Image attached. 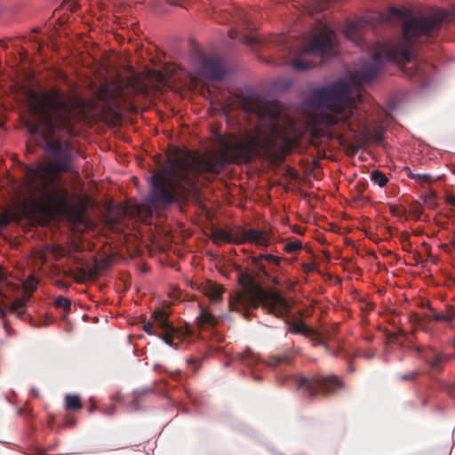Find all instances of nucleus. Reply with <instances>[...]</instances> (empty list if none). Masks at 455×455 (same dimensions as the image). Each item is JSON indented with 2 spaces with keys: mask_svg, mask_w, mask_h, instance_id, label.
Wrapping results in <instances>:
<instances>
[{
  "mask_svg": "<svg viewBox=\"0 0 455 455\" xmlns=\"http://www.w3.org/2000/svg\"><path fill=\"white\" fill-rule=\"evenodd\" d=\"M199 68L201 74L211 80H222L225 71L220 60L204 54L199 55Z\"/></svg>",
  "mask_w": 455,
  "mask_h": 455,
  "instance_id": "13",
  "label": "nucleus"
},
{
  "mask_svg": "<svg viewBox=\"0 0 455 455\" xmlns=\"http://www.w3.org/2000/svg\"><path fill=\"white\" fill-rule=\"evenodd\" d=\"M407 175L409 178L420 182H430L432 180L431 175L427 173H414L410 169L407 171Z\"/></svg>",
  "mask_w": 455,
  "mask_h": 455,
  "instance_id": "25",
  "label": "nucleus"
},
{
  "mask_svg": "<svg viewBox=\"0 0 455 455\" xmlns=\"http://www.w3.org/2000/svg\"><path fill=\"white\" fill-rule=\"evenodd\" d=\"M94 409H95V404H92V407L89 410V412L92 413L94 411Z\"/></svg>",
  "mask_w": 455,
  "mask_h": 455,
  "instance_id": "41",
  "label": "nucleus"
},
{
  "mask_svg": "<svg viewBox=\"0 0 455 455\" xmlns=\"http://www.w3.org/2000/svg\"><path fill=\"white\" fill-rule=\"evenodd\" d=\"M285 86H286V88L289 86V83L287 81H286Z\"/></svg>",
  "mask_w": 455,
  "mask_h": 455,
  "instance_id": "53",
  "label": "nucleus"
},
{
  "mask_svg": "<svg viewBox=\"0 0 455 455\" xmlns=\"http://www.w3.org/2000/svg\"><path fill=\"white\" fill-rule=\"evenodd\" d=\"M451 243L455 248V238L451 241Z\"/></svg>",
  "mask_w": 455,
  "mask_h": 455,
  "instance_id": "44",
  "label": "nucleus"
},
{
  "mask_svg": "<svg viewBox=\"0 0 455 455\" xmlns=\"http://www.w3.org/2000/svg\"><path fill=\"white\" fill-rule=\"evenodd\" d=\"M65 427H71L76 425V419L74 417L67 415L64 419Z\"/></svg>",
  "mask_w": 455,
  "mask_h": 455,
  "instance_id": "30",
  "label": "nucleus"
},
{
  "mask_svg": "<svg viewBox=\"0 0 455 455\" xmlns=\"http://www.w3.org/2000/svg\"><path fill=\"white\" fill-rule=\"evenodd\" d=\"M65 409L77 411L82 409L81 397L78 395H67L65 396Z\"/></svg>",
  "mask_w": 455,
  "mask_h": 455,
  "instance_id": "20",
  "label": "nucleus"
},
{
  "mask_svg": "<svg viewBox=\"0 0 455 455\" xmlns=\"http://www.w3.org/2000/svg\"><path fill=\"white\" fill-rule=\"evenodd\" d=\"M33 31L37 33L39 31V29L38 28H35Z\"/></svg>",
  "mask_w": 455,
  "mask_h": 455,
  "instance_id": "49",
  "label": "nucleus"
},
{
  "mask_svg": "<svg viewBox=\"0 0 455 455\" xmlns=\"http://www.w3.org/2000/svg\"><path fill=\"white\" fill-rule=\"evenodd\" d=\"M10 222V220L7 216H3L1 219H0V225L1 226H6L8 225V223Z\"/></svg>",
  "mask_w": 455,
  "mask_h": 455,
  "instance_id": "35",
  "label": "nucleus"
},
{
  "mask_svg": "<svg viewBox=\"0 0 455 455\" xmlns=\"http://www.w3.org/2000/svg\"><path fill=\"white\" fill-rule=\"evenodd\" d=\"M446 202L451 205V206H455V195H449L447 196L446 197Z\"/></svg>",
  "mask_w": 455,
  "mask_h": 455,
  "instance_id": "34",
  "label": "nucleus"
},
{
  "mask_svg": "<svg viewBox=\"0 0 455 455\" xmlns=\"http://www.w3.org/2000/svg\"><path fill=\"white\" fill-rule=\"evenodd\" d=\"M197 323L201 328L213 327L218 323V319L206 307H201L200 314L197 316Z\"/></svg>",
  "mask_w": 455,
  "mask_h": 455,
  "instance_id": "17",
  "label": "nucleus"
},
{
  "mask_svg": "<svg viewBox=\"0 0 455 455\" xmlns=\"http://www.w3.org/2000/svg\"><path fill=\"white\" fill-rule=\"evenodd\" d=\"M285 143H286V155H287V154L289 153L290 148H291V144H292V142H291V139H290V138H288V136H287V135H286V140H285Z\"/></svg>",
  "mask_w": 455,
  "mask_h": 455,
  "instance_id": "36",
  "label": "nucleus"
},
{
  "mask_svg": "<svg viewBox=\"0 0 455 455\" xmlns=\"http://www.w3.org/2000/svg\"><path fill=\"white\" fill-rule=\"evenodd\" d=\"M98 98L108 108L113 111L121 108L122 103L125 101L122 88L113 89L108 84H104L100 88Z\"/></svg>",
  "mask_w": 455,
  "mask_h": 455,
  "instance_id": "14",
  "label": "nucleus"
},
{
  "mask_svg": "<svg viewBox=\"0 0 455 455\" xmlns=\"http://www.w3.org/2000/svg\"><path fill=\"white\" fill-rule=\"evenodd\" d=\"M211 238L214 243L225 242L238 244L251 243L259 246H267L271 240L270 235L266 231L255 228L240 229L235 233H231L222 228H212Z\"/></svg>",
  "mask_w": 455,
  "mask_h": 455,
  "instance_id": "9",
  "label": "nucleus"
},
{
  "mask_svg": "<svg viewBox=\"0 0 455 455\" xmlns=\"http://www.w3.org/2000/svg\"><path fill=\"white\" fill-rule=\"evenodd\" d=\"M455 317V310L449 307L445 313H434L432 315H425L427 321L445 322L450 323Z\"/></svg>",
  "mask_w": 455,
  "mask_h": 455,
  "instance_id": "18",
  "label": "nucleus"
},
{
  "mask_svg": "<svg viewBox=\"0 0 455 455\" xmlns=\"http://www.w3.org/2000/svg\"><path fill=\"white\" fill-rule=\"evenodd\" d=\"M28 101L37 117L36 124H29V132L40 137L38 145L50 160L28 169L27 187L36 210L44 216L52 217L71 206L70 195L61 186L60 174L69 172L74 160L72 143L56 138L55 132L74 136V124L84 116L86 104L80 97L68 95L57 87L45 92L31 91Z\"/></svg>",
  "mask_w": 455,
  "mask_h": 455,
  "instance_id": "2",
  "label": "nucleus"
},
{
  "mask_svg": "<svg viewBox=\"0 0 455 455\" xmlns=\"http://www.w3.org/2000/svg\"><path fill=\"white\" fill-rule=\"evenodd\" d=\"M143 330L149 335H156L161 338L160 332L156 329L152 321L145 322L143 324Z\"/></svg>",
  "mask_w": 455,
  "mask_h": 455,
  "instance_id": "27",
  "label": "nucleus"
},
{
  "mask_svg": "<svg viewBox=\"0 0 455 455\" xmlns=\"http://www.w3.org/2000/svg\"><path fill=\"white\" fill-rule=\"evenodd\" d=\"M405 242L409 243V234H405Z\"/></svg>",
  "mask_w": 455,
  "mask_h": 455,
  "instance_id": "42",
  "label": "nucleus"
},
{
  "mask_svg": "<svg viewBox=\"0 0 455 455\" xmlns=\"http://www.w3.org/2000/svg\"><path fill=\"white\" fill-rule=\"evenodd\" d=\"M291 304L290 299L286 296V326L291 333L301 334L307 338H311V341L315 346H323L328 348V345L324 339H332L339 329V323H334L331 330L326 331L324 337H321L310 327L307 326L300 318H297L294 315L290 314Z\"/></svg>",
  "mask_w": 455,
  "mask_h": 455,
  "instance_id": "10",
  "label": "nucleus"
},
{
  "mask_svg": "<svg viewBox=\"0 0 455 455\" xmlns=\"http://www.w3.org/2000/svg\"><path fill=\"white\" fill-rule=\"evenodd\" d=\"M203 291L212 302L218 303L222 299L224 288L215 283L209 282L204 287Z\"/></svg>",
  "mask_w": 455,
  "mask_h": 455,
  "instance_id": "15",
  "label": "nucleus"
},
{
  "mask_svg": "<svg viewBox=\"0 0 455 455\" xmlns=\"http://www.w3.org/2000/svg\"><path fill=\"white\" fill-rule=\"evenodd\" d=\"M40 455H43V454H40Z\"/></svg>",
  "mask_w": 455,
  "mask_h": 455,
  "instance_id": "54",
  "label": "nucleus"
},
{
  "mask_svg": "<svg viewBox=\"0 0 455 455\" xmlns=\"http://www.w3.org/2000/svg\"><path fill=\"white\" fill-rule=\"evenodd\" d=\"M354 356H361V355H360V354H358V353H356V354H355V355H354Z\"/></svg>",
  "mask_w": 455,
  "mask_h": 455,
  "instance_id": "50",
  "label": "nucleus"
},
{
  "mask_svg": "<svg viewBox=\"0 0 455 455\" xmlns=\"http://www.w3.org/2000/svg\"><path fill=\"white\" fill-rule=\"evenodd\" d=\"M419 375V372L418 371H411L405 374H399L397 378L402 381H413Z\"/></svg>",
  "mask_w": 455,
  "mask_h": 455,
  "instance_id": "28",
  "label": "nucleus"
},
{
  "mask_svg": "<svg viewBox=\"0 0 455 455\" xmlns=\"http://www.w3.org/2000/svg\"><path fill=\"white\" fill-rule=\"evenodd\" d=\"M348 94L349 84L344 80L313 90L306 102L314 112V122L326 126L340 124L357 140L380 143L384 139L383 126L371 127L366 113L348 102Z\"/></svg>",
  "mask_w": 455,
  "mask_h": 455,
  "instance_id": "4",
  "label": "nucleus"
},
{
  "mask_svg": "<svg viewBox=\"0 0 455 455\" xmlns=\"http://www.w3.org/2000/svg\"><path fill=\"white\" fill-rule=\"evenodd\" d=\"M290 228L291 229V232L294 234L300 235L304 234L305 228L300 226L291 225V226H290Z\"/></svg>",
  "mask_w": 455,
  "mask_h": 455,
  "instance_id": "31",
  "label": "nucleus"
},
{
  "mask_svg": "<svg viewBox=\"0 0 455 455\" xmlns=\"http://www.w3.org/2000/svg\"><path fill=\"white\" fill-rule=\"evenodd\" d=\"M443 390L451 397H455V383H445Z\"/></svg>",
  "mask_w": 455,
  "mask_h": 455,
  "instance_id": "29",
  "label": "nucleus"
},
{
  "mask_svg": "<svg viewBox=\"0 0 455 455\" xmlns=\"http://www.w3.org/2000/svg\"><path fill=\"white\" fill-rule=\"evenodd\" d=\"M348 370H349V371H355V368H354V366H352L351 364H349Z\"/></svg>",
  "mask_w": 455,
  "mask_h": 455,
  "instance_id": "43",
  "label": "nucleus"
},
{
  "mask_svg": "<svg viewBox=\"0 0 455 455\" xmlns=\"http://www.w3.org/2000/svg\"><path fill=\"white\" fill-rule=\"evenodd\" d=\"M196 362V359H195V358H190V359L188 360V363H194Z\"/></svg>",
  "mask_w": 455,
  "mask_h": 455,
  "instance_id": "40",
  "label": "nucleus"
},
{
  "mask_svg": "<svg viewBox=\"0 0 455 455\" xmlns=\"http://www.w3.org/2000/svg\"><path fill=\"white\" fill-rule=\"evenodd\" d=\"M288 220H288V218L286 217V219H285L286 226L288 225Z\"/></svg>",
  "mask_w": 455,
  "mask_h": 455,
  "instance_id": "51",
  "label": "nucleus"
},
{
  "mask_svg": "<svg viewBox=\"0 0 455 455\" xmlns=\"http://www.w3.org/2000/svg\"><path fill=\"white\" fill-rule=\"evenodd\" d=\"M240 41L251 47H259L262 54L259 55V60L273 67L283 65L284 52V36L283 34L273 35L263 39L257 33L242 35Z\"/></svg>",
  "mask_w": 455,
  "mask_h": 455,
  "instance_id": "8",
  "label": "nucleus"
},
{
  "mask_svg": "<svg viewBox=\"0 0 455 455\" xmlns=\"http://www.w3.org/2000/svg\"><path fill=\"white\" fill-rule=\"evenodd\" d=\"M242 107L254 116L255 124L222 138L221 153L188 151L171 158L150 178V204L166 208L185 199L202 180L219 174L228 163L250 162L254 157H269L275 163L284 159V106L276 100L247 97Z\"/></svg>",
  "mask_w": 455,
  "mask_h": 455,
  "instance_id": "1",
  "label": "nucleus"
},
{
  "mask_svg": "<svg viewBox=\"0 0 455 455\" xmlns=\"http://www.w3.org/2000/svg\"><path fill=\"white\" fill-rule=\"evenodd\" d=\"M282 258L268 254L253 257L252 272H242L238 282L241 290L230 294L228 304L231 310L243 313L245 318H249L250 308L262 307L269 314L278 317L284 315V298L273 291H267L263 284L265 279L273 284H279L276 275H272L280 266Z\"/></svg>",
  "mask_w": 455,
  "mask_h": 455,
  "instance_id": "5",
  "label": "nucleus"
},
{
  "mask_svg": "<svg viewBox=\"0 0 455 455\" xmlns=\"http://www.w3.org/2000/svg\"><path fill=\"white\" fill-rule=\"evenodd\" d=\"M394 13H399L400 11L398 9H393Z\"/></svg>",
  "mask_w": 455,
  "mask_h": 455,
  "instance_id": "46",
  "label": "nucleus"
},
{
  "mask_svg": "<svg viewBox=\"0 0 455 455\" xmlns=\"http://www.w3.org/2000/svg\"><path fill=\"white\" fill-rule=\"evenodd\" d=\"M363 357H365V358H367V359H371V358H372V356H373V355H371V354H365V355H363Z\"/></svg>",
  "mask_w": 455,
  "mask_h": 455,
  "instance_id": "39",
  "label": "nucleus"
},
{
  "mask_svg": "<svg viewBox=\"0 0 455 455\" xmlns=\"http://www.w3.org/2000/svg\"><path fill=\"white\" fill-rule=\"evenodd\" d=\"M228 36L231 38V39H235V38H238L239 37V33L236 29H230L228 31Z\"/></svg>",
  "mask_w": 455,
  "mask_h": 455,
  "instance_id": "33",
  "label": "nucleus"
},
{
  "mask_svg": "<svg viewBox=\"0 0 455 455\" xmlns=\"http://www.w3.org/2000/svg\"><path fill=\"white\" fill-rule=\"evenodd\" d=\"M411 319L413 322H419V315L417 314L411 315Z\"/></svg>",
  "mask_w": 455,
  "mask_h": 455,
  "instance_id": "38",
  "label": "nucleus"
},
{
  "mask_svg": "<svg viewBox=\"0 0 455 455\" xmlns=\"http://www.w3.org/2000/svg\"><path fill=\"white\" fill-rule=\"evenodd\" d=\"M294 389L307 399H314L317 395L329 396L344 387V383L335 374L315 375L307 378L300 375L289 377ZM286 380L288 377L286 376Z\"/></svg>",
  "mask_w": 455,
  "mask_h": 455,
  "instance_id": "7",
  "label": "nucleus"
},
{
  "mask_svg": "<svg viewBox=\"0 0 455 455\" xmlns=\"http://www.w3.org/2000/svg\"><path fill=\"white\" fill-rule=\"evenodd\" d=\"M288 357H289V355H288V352L286 351V359H285L286 364H288V363H289V362H288V361H289V360H288Z\"/></svg>",
  "mask_w": 455,
  "mask_h": 455,
  "instance_id": "45",
  "label": "nucleus"
},
{
  "mask_svg": "<svg viewBox=\"0 0 455 455\" xmlns=\"http://www.w3.org/2000/svg\"><path fill=\"white\" fill-rule=\"evenodd\" d=\"M285 173H286V178L287 177H291L292 179H295L296 178V174L294 173V172L292 171V169L286 165V171H285Z\"/></svg>",
  "mask_w": 455,
  "mask_h": 455,
  "instance_id": "32",
  "label": "nucleus"
},
{
  "mask_svg": "<svg viewBox=\"0 0 455 455\" xmlns=\"http://www.w3.org/2000/svg\"><path fill=\"white\" fill-rule=\"evenodd\" d=\"M399 333H400L401 335H404V334H405V333H404V331H403V330H399Z\"/></svg>",
  "mask_w": 455,
  "mask_h": 455,
  "instance_id": "48",
  "label": "nucleus"
},
{
  "mask_svg": "<svg viewBox=\"0 0 455 455\" xmlns=\"http://www.w3.org/2000/svg\"><path fill=\"white\" fill-rule=\"evenodd\" d=\"M81 273L83 274L84 276L86 275V272L84 269H81Z\"/></svg>",
  "mask_w": 455,
  "mask_h": 455,
  "instance_id": "47",
  "label": "nucleus"
},
{
  "mask_svg": "<svg viewBox=\"0 0 455 455\" xmlns=\"http://www.w3.org/2000/svg\"><path fill=\"white\" fill-rule=\"evenodd\" d=\"M168 313L163 308H156L152 315L151 321L156 329L160 332L161 339L169 346L179 348V343L175 339L181 341L189 335L188 330L175 328L168 320Z\"/></svg>",
  "mask_w": 455,
  "mask_h": 455,
  "instance_id": "11",
  "label": "nucleus"
},
{
  "mask_svg": "<svg viewBox=\"0 0 455 455\" xmlns=\"http://www.w3.org/2000/svg\"><path fill=\"white\" fill-rule=\"evenodd\" d=\"M336 45L335 32L326 23L318 20L312 30V37L305 44L300 55L293 60V68L297 70L314 68L336 54Z\"/></svg>",
  "mask_w": 455,
  "mask_h": 455,
  "instance_id": "6",
  "label": "nucleus"
},
{
  "mask_svg": "<svg viewBox=\"0 0 455 455\" xmlns=\"http://www.w3.org/2000/svg\"><path fill=\"white\" fill-rule=\"evenodd\" d=\"M285 124H286V131L292 126V123L290 119V117L288 116V115L286 114V121H285Z\"/></svg>",
  "mask_w": 455,
  "mask_h": 455,
  "instance_id": "37",
  "label": "nucleus"
},
{
  "mask_svg": "<svg viewBox=\"0 0 455 455\" xmlns=\"http://www.w3.org/2000/svg\"><path fill=\"white\" fill-rule=\"evenodd\" d=\"M239 360H241L246 366L252 368L254 367L259 362V357L257 354H255L252 350L250 348H246L244 351L240 353L238 355Z\"/></svg>",
  "mask_w": 455,
  "mask_h": 455,
  "instance_id": "19",
  "label": "nucleus"
},
{
  "mask_svg": "<svg viewBox=\"0 0 455 455\" xmlns=\"http://www.w3.org/2000/svg\"><path fill=\"white\" fill-rule=\"evenodd\" d=\"M370 178L375 184L379 185L380 188L385 187L388 182V179L379 170L372 171L371 172Z\"/></svg>",
  "mask_w": 455,
  "mask_h": 455,
  "instance_id": "23",
  "label": "nucleus"
},
{
  "mask_svg": "<svg viewBox=\"0 0 455 455\" xmlns=\"http://www.w3.org/2000/svg\"><path fill=\"white\" fill-rule=\"evenodd\" d=\"M361 21H349L346 24L344 33L346 36L354 42H358L361 39Z\"/></svg>",
  "mask_w": 455,
  "mask_h": 455,
  "instance_id": "16",
  "label": "nucleus"
},
{
  "mask_svg": "<svg viewBox=\"0 0 455 455\" xmlns=\"http://www.w3.org/2000/svg\"><path fill=\"white\" fill-rule=\"evenodd\" d=\"M284 362V355L282 354H274L270 355L265 361L264 363L273 369L275 370L278 367L282 366Z\"/></svg>",
  "mask_w": 455,
  "mask_h": 455,
  "instance_id": "22",
  "label": "nucleus"
},
{
  "mask_svg": "<svg viewBox=\"0 0 455 455\" xmlns=\"http://www.w3.org/2000/svg\"><path fill=\"white\" fill-rule=\"evenodd\" d=\"M26 308V299H17L13 301L12 305V310L20 315L25 312Z\"/></svg>",
  "mask_w": 455,
  "mask_h": 455,
  "instance_id": "26",
  "label": "nucleus"
},
{
  "mask_svg": "<svg viewBox=\"0 0 455 455\" xmlns=\"http://www.w3.org/2000/svg\"><path fill=\"white\" fill-rule=\"evenodd\" d=\"M416 350L430 369L437 372L443 371V363L455 358V355L443 354L433 347H418Z\"/></svg>",
  "mask_w": 455,
  "mask_h": 455,
  "instance_id": "12",
  "label": "nucleus"
},
{
  "mask_svg": "<svg viewBox=\"0 0 455 455\" xmlns=\"http://www.w3.org/2000/svg\"><path fill=\"white\" fill-rule=\"evenodd\" d=\"M303 243L301 240L293 236H286V253H296L302 250Z\"/></svg>",
  "mask_w": 455,
  "mask_h": 455,
  "instance_id": "21",
  "label": "nucleus"
},
{
  "mask_svg": "<svg viewBox=\"0 0 455 455\" xmlns=\"http://www.w3.org/2000/svg\"><path fill=\"white\" fill-rule=\"evenodd\" d=\"M54 306L57 308H62L68 314L71 310V300L66 297L59 296L54 301Z\"/></svg>",
  "mask_w": 455,
  "mask_h": 455,
  "instance_id": "24",
  "label": "nucleus"
},
{
  "mask_svg": "<svg viewBox=\"0 0 455 455\" xmlns=\"http://www.w3.org/2000/svg\"><path fill=\"white\" fill-rule=\"evenodd\" d=\"M70 8H71V11H74L76 7L75 6H71Z\"/></svg>",
  "mask_w": 455,
  "mask_h": 455,
  "instance_id": "52",
  "label": "nucleus"
},
{
  "mask_svg": "<svg viewBox=\"0 0 455 455\" xmlns=\"http://www.w3.org/2000/svg\"><path fill=\"white\" fill-rule=\"evenodd\" d=\"M452 15L438 10L428 16L411 17L403 26V38L391 44H382L371 61L363 64L355 73L358 84L372 81L379 72L384 61L396 62L403 72L410 77H426L429 66L420 63L415 57L417 40L420 36H430L437 31L443 22H451Z\"/></svg>",
  "mask_w": 455,
  "mask_h": 455,
  "instance_id": "3",
  "label": "nucleus"
}]
</instances>
